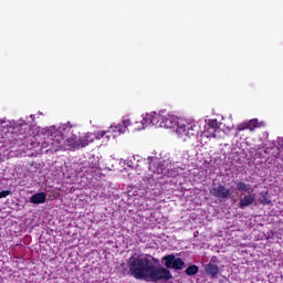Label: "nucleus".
I'll return each mask as SVG.
<instances>
[{
	"mask_svg": "<svg viewBox=\"0 0 283 283\" xmlns=\"http://www.w3.org/2000/svg\"><path fill=\"white\" fill-rule=\"evenodd\" d=\"M165 266L156 268L158 259L149 254L135 253L128 259V273L135 280H145L150 282H169L174 275L169 269L182 271L185 262L182 258H176L174 254H167L161 259Z\"/></svg>",
	"mask_w": 283,
	"mask_h": 283,
	"instance_id": "obj_1",
	"label": "nucleus"
},
{
	"mask_svg": "<svg viewBox=\"0 0 283 283\" xmlns=\"http://www.w3.org/2000/svg\"><path fill=\"white\" fill-rule=\"evenodd\" d=\"M159 127H165L166 129H174V127H177V135L184 140H187L188 138H197L200 134V126L196 123L190 122L186 124H178V118L174 115H161Z\"/></svg>",
	"mask_w": 283,
	"mask_h": 283,
	"instance_id": "obj_2",
	"label": "nucleus"
},
{
	"mask_svg": "<svg viewBox=\"0 0 283 283\" xmlns=\"http://www.w3.org/2000/svg\"><path fill=\"white\" fill-rule=\"evenodd\" d=\"M211 196L220 200V202H227L231 198V189L226 188L224 185L219 184L210 190Z\"/></svg>",
	"mask_w": 283,
	"mask_h": 283,
	"instance_id": "obj_3",
	"label": "nucleus"
},
{
	"mask_svg": "<svg viewBox=\"0 0 283 283\" xmlns=\"http://www.w3.org/2000/svg\"><path fill=\"white\" fill-rule=\"evenodd\" d=\"M255 193L244 195L240 198L238 207L239 209H247V207H251L255 202Z\"/></svg>",
	"mask_w": 283,
	"mask_h": 283,
	"instance_id": "obj_4",
	"label": "nucleus"
},
{
	"mask_svg": "<svg viewBox=\"0 0 283 283\" xmlns=\"http://www.w3.org/2000/svg\"><path fill=\"white\" fill-rule=\"evenodd\" d=\"M216 132H218V123L211 120L205 126L203 136H206V138H216Z\"/></svg>",
	"mask_w": 283,
	"mask_h": 283,
	"instance_id": "obj_5",
	"label": "nucleus"
},
{
	"mask_svg": "<svg viewBox=\"0 0 283 283\" xmlns=\"http://www.w3.org/2000/svg\"><path fill=\"white\" fill-rule=\"evenodd\" d=\"M85 167L86 169H91V174L93 176H98V174H101V165L98 163V159L95 157H90Z\"/></svg>",
	"mask_w": 283,
	"mask_h": 283,
	"instance_id": "obj_6",
	"label": "nucleus"
},
{
	"mask_svg": "<svg viewBox=\"0 0 283 283\" xmlns=\"http://www.w3.org/2000/svg\"><path fill=\"white\" fill-rule=\"evenodd\" d=\"M65 148L69 150L81 149V139L78 136L73 135L64 142Z\"/></svg>",
	"mask_w": 283,
	"mask_h": 283,
	"instance_id": "obj_7",
	"label": "nucleus"
},
{
	"mask_svg": "<svg viewBox=\"0 0 283 283\" xmlns=\"http://www.w3.org/2000/svg\"><path fill=\"white\" fill-rule=\"evenodd\" d=\"M205 273H206V275L211 277V280H216V277H218V275L220 273V268H218L217 264L208 263L205 266Z\"/></svg>",
	"mask_w": 283,
	"mask_h": 283,
	"instance_id": "obj_8",
	"label": "nucleus"
},
{
	"mask_svg": "<svg viewBox=\"0 0 283 283\" xmlns=\"http://www.w3.org/2000/svg\"><path fill=\"white\" fill-rule=\"evenodd\" d=\"M48 200V195L45 192H38L30 198L31 205H44Z\"/></svg>",
	"mask_w": 283,
	"mask_h": 283,
	"instance_id": "obj_9",
	"label": "nucleus"
},
{
	"mask_svg": "<svg viewBox=\"0 0 283 283\" xmlns=\"http://www.w3.org/2000/svg\"><path fill=\"white\" fill-rule=\"evenodd\" d=\"M94 143V133H86L85 136L80 137V148L87 147Z\"/></svg>",
	"mask_w": 283,
	"mask_h": 283,
	"instance_id": "obj_10",
	"label": "nucleus"
},
{
	"mask_svg": "<svg viewBox=\"0 0 283 283\" xmlns=\"http://www.w3.org/2000/svg\"><path fill=\"white\" fill-rule=\"evenodd\" d=\"M148 118H150L151 125H154L155 127H160V123H163V115L153 112L148 113Z\"/></svg>",
	"mask_w": 283,
	"mask_h": 283,
	"instance_id": "obj_11",
	"label": "nucleus"
},
{
	"mask_svg": "<svg viewBox=\"0 0 283 283\" xmlns=\"http://www.w3.org/2000/svg\"><path fill=\"white\" fill-rule=\"evenodd\" d=\"M234 185L240 193H249L251 191V185L244 181H235Z\"/></svg>",
	"mask_w": 283,
	"mask_h": 283,
	"instance_id": "obj_12",
	"label": "nucleus"
},
{
	"mask_svg": "<svg viewBox=\"0 0 283 283\" xmlns=\"http://www.w3.org/2000/svg\"><path fill=\"white\" fill-rule=\"evenodd\" d=\"M258 127H264V122H259L258 118L251 119L248 122V129L250 132H255Z\"/></svg>",
	"mask_w": 283,
	"mask_h": 283,
	"instance_id": "obj_13",
	"label": "nucleus"
},
{
	"mask_svg": "<svg viewBox=\"0 0 283 283\" xmlns=\"http://www.w3.org/2000/svg\"><path fill=\"white\" fill-rule=\"evenodd\" d=\"M153 174L167 176V167L164 164H157L156 168H149Z\"/></svg>",
	"mask_w": 283,
	"mask_h": 283,
	"instance_id": "obj_14",
	"label": "nucleus"
},
{
	"mask_svg": "<svg viewBox=\"0 0 283 283\" xmlns=\"http://www.w3.org/2000/svg\"><path fill=\"white\" fill-rule=\"evenodd\" d=\"M129 125H132V122L129 119H124L122 124H118L117 126H115V129H118L119 134H125Z\"/></svg>",
	"mask_w": 283,
	"mask_h": 283,
	"instance_id": "obj_15",
	"label": "nucleus"
},
{
	"mask_svg": "<svg viewBox=\"0 0 283 283\" xmlns=\"http://www.w3.org/2000/svg\"><path fill=\"white\" fill-rule=\"evenodd\" d=\"M200 271V268L198 265H190L186 269L185 273L186 275H198V272Z\"/></svg>",
	"mask_w": 283,
	"mask_h": 283,
	"instance_id": "obj_16",
	"label": "nucleus"
},
{
	"mask_svg": "<svg viewBox=\"0 0 283 283\" xmlns=\"http://www.w3.org/2000/svg\"><path fill=\"white\" fill-rule=\"evenodd\" d=\"M143 127H149L151 125V118H149V113L146 114V116L143 118Z\"/></svg>",
	"mask_w": 283,
	"mask_h": 283,
	"instance_id": "obj_17",
	"label": "nucleus"
},
{
	"mask_svg": "<svg viewBox=\"0 0 283 283\" xmlns=\"http://www.w3.org/2000/svg\"><path fill=\"white\" fill-rule=\"evenodd\" d=\"M105 134H107V132H105V130H99L97 133H93L94 140H101V138H103L105 136Z\"/></svg>",
	"mask_w": 283,
	"mask_h": 283,
	"instance_id": "obj_18",
	"label": "nucleus"
},
{
	"mask_svg": "<svg viewBox=\"0 0 283 283\" xmlns=\"http://www.w3.org/2000/svg\"><path fill=\"white\" fill-rule=\"evenodd\" d=\"M237 129H238V132H244L245 129H249V122L239 124V125L237 126Z\"/></svg>",
	"mask_w": 283,
	"mask_h": 283,
	"instance_id": "obj_19",
	"label": "nucleus"
},
{
	"mask_svg": "<svg viewBox=\"0 0 283 283\" xmlns=\"http://www.w3.org/2000/svg\"><path fill=\"white\" fill-rule=\"evenodd\" d=\"M8 196H12V191L10 190L0 191V198H8Z\"/></svg>",
	"mask_w": 283,
	"mask_h": 283,
	"instance_id": "obj_20",
	"label": "nucleus"
},
{
	"mask_svg": "<svg viewBox=\"0 0 283 283\" xmlns=\"http://www.w3.org/2000/svg\"><path fill=\"white\" fill-rule=\"evenodd\" d=\"M63 129H64V132H72V126L70 125V123H69V124H65V125L63 126Z\"/></svg>",
	"mask_w": 283,
	"mask_h": 283,
	"instance_id": "obj_21",
	"label": "nucleus"
},
{
	"mask_svg": "<svg viewBox=\"0 0 283 283\" xmlns=\"http://www.w3.org/2000/svg\"><path fill=\"white\" fill-rule=\"evenodd\" d=\"M262 202H263V205H271V200H269V199H264Z\"/></svg>",
	"mask_w": 283,
	"mask_h": 283,
	"instance_id": "obj_22",
	"label": "nucleus"
},
{
	"mask_svg": "<svg viewBox=\"0 0 283 283\" xmlns=\"http://www.w3.org/2000/svg\"><path fill=\"white\" fill-rule=\"evenodd\" d=\"M174 176H176V170L172 171Z\"/></svg>",
	"mask_w": 283,
	"mask_h": 283,
	"instance_id": "obj_23",
	"label": "nucleus"
}]
</instances>
